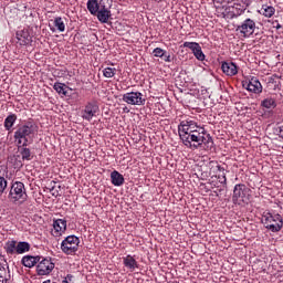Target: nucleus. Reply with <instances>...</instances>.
I'll use <instances>...</instances> for the list:
<instances>
[{
  "label": "nucleus",
  "mask_w": 283,
  "mask_h": 283,
  "mask_svg": "<svg viewBox=\"0 0 283 283\" xmlns=\"http://www.w3.org/2000/svg\"><path fill=\"white\" fill-rule=\"evenodd\" d=\"M178 134L188 149H205V151L213 149V137L207 133L205 127L198 126V123L192 119L181 120L178 125Z\"/></svg>",
  "instance_id": "nucleus-1"
},
{
  "label": "nucleus",
  "mask_w": 283,
  "mask_h": 283,
  "mask_svg": "<svg viewBox=\"0 0 283 283\" xmlns=\"http://www.w3.org/2000/svg\"><path fill=\"white\" fill-rule=\"evenodd\" d=\"M36 134H39V125L34 122H27L25 124L18 126L13 138L18 145L32 144L34 143Z\"/></svg>",
  "instance_id": "nucleus-2"
},
{
  "label": "nucleus",
  "mask_w": 283,
  "mask_h": 283,
  "mask_svg": "<svg viewBox=\"0 0 283 283\" xmlns=\"http://www.w3.org/2000/svg\"><path fill=\"white\" fill-rule=\"evenodd\" d=\"M261 222L264 224L265 229H269L272 233L282 231L283 219L279 213L273 214L271 212H264L262 214Z\"/></svg>",
  "instance_id": "nucleus-3"
},
{
  "label": "nucleus",
  "mask_w": 283,
  "mask_h": 283,
  "mask_svg": "<svg viewBox=\"0 0 283 283\" xmlns=\"http://www.w3.org/2000/svg\"><path fill=\"white\" fill-rule=\"evenodd\" d=\"M11 202H25L28 200V192L25 191V185L21 181H14L11 185V189L8 196Z\"/></svg>",
  "instance_id": "nucleus-4"
},
{
  "label": "nucleus",
  "mask_w": 283,
  "mask_h": 283,
  "mask_svg": "<svg viewBox=\"0 0 283 283\" xmlns=\"http://www.w3.org/2000/svg\"><path fill=\"white\" fill-rule=\"evenodd\" d=\"M78 244H81L78 237L69 235L62 241L61 251H63L65 255H74V253L78 251Z\"/></svg>",
  "instance_id": "nucleus-5"
},
{
  "label": "nucleus",
  "mask_w": 283,
  "mask_h": 283,
  "mask_svg": "<svg viewBox=\"0 0 283 283\" xmlns=\"http://www.w3.org/2000/svg\"><path fill=\"white\" fill-rule=\"evenodd\" d=\"M256 28L255 20L247 18L237 27V32H239L243 39H249V36L254 34Z\"/></svg>",
  "instance_id": "nucleus-6"
},
{
  "label": "nucleus",
  "mask_w": 283,
  "mask_h": 283,
  "mask_svg": "<svg viewBox=\"0 0 283 283\" xmlns=\"http://www.w3.org/2000/svg\"><path fill=\"white\" fill-rule=\"evenodd\" d=\"M54 266L55 264L52 262V258L41 256V260L38 261L36 274L40 276L50 275L54 271Z\"/></svg>",
  "instance_id": "nucleus-7"
},
{
  "label": "nucleus",
  "mask_w": 283,
  "mask_h": 283,
  "mask_svg": "<svg viewBox=\"0 0 283 283\" xmlns=\"http://www.w3.org/2000/svg\"><path fill=\"white\" fill-rule=\"evenodd\" d=\"M99 111L101 108L98 107V103L96 101L88 102L84 109H82V118L90 122L92 118H94V116H96V114H98Z\"/></svg>",
  "instance_id": "nucleus-8"
},
{
  "label": "nucleus",
  "mask_w": 283,
  "mask_h": 283,
  "mask_svg": "<svg viewBox=\"0 0 283 283\" xmlns=\"http://www.w3.org/2000/svg\"><path fill=\"white\" fill-rule=\"evenodd\" d=\"M122 101L127 103V105H145L146 102V99L143 98V93L140 92L125 93Z\"/></svg>",
  "instance_id": "nucleus-9"
},
{
  "label": "nucleus",
  "mask_w": 283,
  "mask_h": 283,
  "mask_svg": "<svg viewBox=\"0 0 283 283\" xmlns=\"http://www.w3.org/2000/svg\"><path fill=\"white\" fill-rule=\"evenodd\" d=\"M247 193H249V188L244 184H238L234 186L232 202L238 205V201L244 202L247 198Z\"/></svg>",
  "instance_id": "nucleus-10"
},
{
  "label": "nucleus",
  "mask_w": 283,
  "mask_h": 283,
  "mask_svg": "<svg viewBox=\"0 0 283 283\" xmlns=\"http://www.w3.org/2000/svg\"><path fill=\"white\" fill-rule=\"evenodd\" d=\"M67 231V220L65 219H56L53 221V231L52 235L54 238H61L63 233Z\"/></svg>",
  "instance_id": "nucleus-11"
},
{
  "label": "nucleus",
  "mask_w": 283,
  "mask_h": 283,
  "mask_svg": "<svg viewBox=\"0 0 283 283\" xmlns=\"http://www.w3.org/2000/svg\"><path fill=\"white\" fill-rule=\"evenodd\" d=\"M86 6L93 15L106 8L105 0H88Z\"/></svg>",
  "instance_id": "nucleus-12"
},
{
  "label": "nucleus",
  "mask_w": 283,
  "mask_h": 283,
  "mask_svg": "<svg viewBox=\"0 0 283 283\" xmlns=\"http://www.w3.org/2000/svg\"><path fill=\"white\" fill-rule=\"evenodd\" d=\"M15 36L20 45H30V43H32V36H30V31L28 29L17 31Z\"/></svg>",
  "instance_id": "nucleus-13"
},
{
  "label": "nucleus",
  "mask_w": 283,
  "mask_h": 283,
  "mask_svg": "<svg viewBox=\"0 0 283 283\" xmlns=\"http://www.w3.org/2000/svg\"><path fill=\"white\" fill-rule=\"evenodd\" d=\"M221 70L226 76H235L238 74V64L234 62H222Z\"/></svg>",
  "instance_id": "nucleus-14"
},
{
  "label": "nucleus",
  "mask_w": 283,
  "mask_h": 283,
  "mask_svg": "<svg viewBox=\"0 0 283 283\" xmlns=\"http://www.w3.org/2000/svg\"><path fill=\"white\" fill-rule=\"evenodd\" d=\"M30 144H20L18 145V151L22 158V160L30 161L34 158V155H32V150L28 148Z\"/></svg>",
  "instance_id": "nucleus-15"
},
{
  "label": "nucleus",
  "mask_w": 283,
  "mask_h": 283,
  "mask_svg": "<svg viewBox=\"0 0 283 283\" xmlns=\"http://www.w3.org/2000/svg\"><path fill=\"white\" fill-rule=\"evenodd\" d=\"M245 90H248V92H252L253 94H262V83H260V80L252 77L247 84Z\"/></svg>",
  "instance_id": "nucleus-16"
},
{
  "label": "nucleus",
  "mask_w": 283,
  "mask_h": 283,
  "mask_svg": "<svg viewBox=\"0 0 283 283\" xmlns=\"http://www.w3.org/2000/svg\"><path fill=\"white\" fill-rule=\"evenodd\" d=\"M111 182L114 187H123L125 185V177L117 170L111 172Z\"/></svg>",
  "instance_id": "nucleus-17"
},
{
  "label": "nucleus",
  "mask_w": 283,
  "mask_h": 283,
  "mask_svg": "<svg viewBox=\"0 0 283 283\" xmlns=\"http://www.w3.org/2000/svg\"><path fill=\"white\" fill-rule=\"evenodd\" d=\"M40 260H41L40 255H36V256L25 255L22 258L21 262L23 266H25L27 269H32V266H35V264H38Z\"/></svg>",
  "instance_id": "nucleus-18"
},
{
  "label": "nucleus",
  "mask_w": 283,
  "mask_h": 283,
  "mask_svg": "<svg viewBox=\"0 0 283 283\" xmlns=\"http://www.w3.org/2000/svg\"><path fill=\"white\" fill-rule=\"evenodd\" d=\"M94 17H97L101 23H107L112 17V11L107 7H104L99 12L95 13Z\"/></svg>",
  "instance_id": "nucleus-19"
},
{
  "label": "nucleus",
  "mask_w": 283,
  "mask_h": 283,
  "mask_svg": "<svg viewBox=\"0 0 283 283\" xmlns=\"http://www.w3.org/2000/svg\"><path fill=\"white\" fill-rule=\"evenodd\" d=\"M124 266H126V269H130V271H135L138 269V262L136 259H134V256L128 254L124 258Z\"/></svg>",
  "instance_id": "nucleus-20"
},
{
  "label": "nucleus",
  "mask_w": 283,
  "mask_h": 283,
  "mask_svg": "<svg viewBox=\"0 0 283 283\" xmlns=\"http://www.w3.org/2000/svg\"><path fill=\"white\" fill-rule=\"evenodd\" d=\"M282 75L273 74L268 78L269 85H273L274 90H282Z\"/></svg>",
  "instance_id": "nucleus-21"
},
{
  "label": "nucleus",
  "mask_w": 283,
  "mask_h": 283,
  "mask_svg": "<svg viewBox=\"0 0 283 283\" xmlns=\"http://www.w3.org/2000/svg\"><path fill=\"white\" fill-rule=\"evenodd\" d=\"M259 12L266 19H271V17L275 14V8L273 6L263 4Z\"/></svg>",
  "instance_id": "nucleus-22"
},
{
  "label": "nucleus",
  "mask_w": 283,
  "mask_h": 283,
  "mask_svg": "<svg viewBox=\"0 0 283 283\" xmlns=\"http://www.w3.org/2000/svg\"><path fill=\"white\" fill-rule=\"evenodd\" d=\"M17 244L18 242L14 240L7 241L4 244V251L7 255H14L17 254Z\"/></svg>",
  "instance_id": "nucleus-23"
},
{
  "label": "nucleus",
  "mask_w": 283,
  "mask_h": 283,
  "mask_svg": "<svg viewBox=\"0 0 283 283\" xmlns=\"http://www.w3.org/2000/svg\"><path fill=\"white\" fill-rule=\"evenodd\" d=\"M53 90H55V92L57 94H62V96H67V90H70V86L61 83V82H56L54 85H53Z\"/></svg>",
  "instance_id": "nucleus-24"
},
{
  "label": "nucleus",
  "mask_w": 283,
  "mask_h": 283,
  "mask_svg": "<svg viewBox=\"0 0 283 283\" xmlns=\"http://www.w3.org/2000/svg\"><path fill=\"white\" fill-rule=\"evenodd\" d=\"M14 123H17L15 114H11V115L7 116V118L4 119V129H7V132H10L12 129V127L14 126Z\"/></svg>",
  "instance_id": "nucleus-25"
},
{
  "label": "nucleus",
  "mask_w": 283,
  "mask_h": 283,
  "mask_svg": "<svg viewBox=\"0 0 283 283\" xmlns=\"http://www.w3.org/2000/svg\"><path fill=\"white\" fill-rule=\"evenodd\" d=\"M28 251H30V243L25 241H20L17 243V255L28 253Z\"/></svg>",
  "instance_id": "nucleus-26"
},
{
  "label": "nucleus",
  "mask_w": 283,
  "mask_h": 283,
  "mask_svg": "<svg viewBox=\"0 0 283 283\" xmlns=\"http://www.w3.org/2000/svg\"><path fill=\"white\" fill-rule=\"evenodd\" d=\"M261 106L265 107V109H271V107H277V104L274 98L268 97L261 102Z\"/></svg>",
  "instance_id": "nucleus-27"
},
{
  "label": "nucleus",
  "mask_w": 283,
  "mask_h": 283,
  "mask_svg": "<svg viewBox=\"0 0 283 283\" xmlns=\"http://www.w3.org/2000/svg\"><path fill=\"white\" fill-rule=\"evenodd\" d=\"M245 10H247V9H245L244 7H242V6H240V4H234V7H232V11H231L232 17L238 18V17L244 14V11H245Z\"/></svg>",
  "instance_id": "nucleus-28"
},
{
  "label": "nucleus",
  "mask_w": 283,
  "mask_h": 283,
  "mask_svg": "<svg viewBox=\"0 0 283 283\" xmlns=\"http://www.w3.org/2000/svg\"><path fill=\"white\" fill-rule=\"evenodd\" d=\"M54 25L59 30V32H65V22H63V18L61 17L55 18Z\"/></svg>",
  "instance_id": "nucleus-29"
},
{
  "label": "nucleus",
  "mask_w": 283,
  "mask_h": 283,
  "mask_svg": "<svg viewBox=\"0 0 283 283\" xmlns=\"http://www.w3.org/2000/svg\"><path fill=\"white\" fill-rule=\"evenodd\" d=\"M103 76H105V78H114V76H116V69L114 67L104 69Z\"/></svg>",
  "instance_id": "nucleus-30"
},
{
  "label": "nucleus",
  "mask_w": 283,
  "mask_h": 283,
  "mask_svg": "<svg viewBox=\"0 0 283 283\" xmlns=\"http://www.w3.org/2000/svg\"><path fill=\"white\" fill-rule=\"evenodd\" d=\"M192 54L196 56L198 61H205V53L202 52V46L200 44L195 49V52Z\"/></svg>",
  "instance_id": "nucleus-31"
},
{
  "label": "nucleus",
  "mask_w": 283,
  "mask_h": 283,
  "mask_svg": "<svg viewBox=\"0 0 283 283\" xmlns=\"http://www.w3.org/2000/svg\"><path fill=\"white\" fill-rule=\"evenodd\" d=\"M199 45L200 44L197 42H185L182 46L188 48L192 53H195Z\"/></svg>",
  "instance_id": "nucleus-32"
},
{
  "label": "nucleus",
  "mask_w": 283,
  "mask_h": 283,
  "mask_svg": "<svg viewBox=\"0 0 283 283\" xmlns=\"http://www.w3.org/2000/svg\"><path fill=\"white\" fill-rule=\"evenodd\" d=\"M199 45L200 44L197 42H185L182 46L188 48L192 53H195Z\"/></svg>",
  "instance_id": "nucleus-33"
},
{
  "label": "nucleus",
  "mask_w": 283,
  "mask_h": 283,
  "mask_svg": "<svg viewBox=\"0 0 283 283\" xmlns=\"http://www.w3.org/2000/svg\"><path fill=\"white\" fill-rule=\"evenodd\" d=\"M153 54L156 56V59H163V56H165V50L161 48H156L154 49Z\"/></svg>",
  "instance_id": "nucleus-34"
},
{
  "label": "nucleus",
  "mask_w": 283,
  "mask_h": 283,
  "mask_svg": "<svg viewBox=\"0 0 283 283\" xmlns=\"http://www.w3.org/2000/svg\"><path fill=\"white\" fill-rule=\"evenodd\" d=\"M7 187H8V180H6V178L3 177H0V196H2Z\"/></svg>",
  "instance_id": "nucleus-35"
},
{
  "label": "nucleus",
  "mask_w": 283,
  "mask_h": 283,
  "mask_svg": "<svg viewBox=\"0 0 283 283\" xmlns=\"http://www.w3.org/2000/svg\"><path fill=\"white\" fill-rule=\"evenodd\" d=\"M219 182L221 184V186L227 187V175L226 174H221L218 176Z\"/></svg>",
  "instance_id": "nucleus-36"
},
{
  "label": "nucleus",
  "mask_w": 283,
  "mask_h": 283,
  "mask_svg": "<svg viewBox=\"0 0 283 283\" xmlns=\"http://www.w3.org/2000/svg\"><path fill=\"white\" fill-rule=\"evenodd\" d=\"M6 269H2L1 270V273H0V283H10V280L9 279H6Z\"/></svg>",
  "instance_id": "nucleus-37"
},
{
  "label": "nucleus",
  "mask_w": 283,
  "mask_h": 283,
  "mask_svg": "<svg viewBox=\"0 0 283 283\" xmlns=\"http://www.w3.org/2000/svg\"><path fill=\"white\" fill-rule=\"evenodd\" d=\"M166 63H171V55L167 54V51H165V55L161 57Z\"/></svg>",
  "instance_id": "nucleus-38"
},
{
  "label": "nucleus",
  "mask_w": 283,
  "mask_h": 283,
  "mask_svg": "<svg viewBox=\"0 0 283 283\" xmlns=\"http://www.w3.org/2000/svg\"><path fill=\"white\" fill-rule=\"evenodd\" d=\"M224 189H227V187H224V186L217 187V189L214 190L216 196H218L219 193H221L222 191H224Z\"/></svg>",
  "instance_id": "nucleus-39"
},
{
  "label": "nucleus",
  "mask_w": 283,
  "mask_h": 283,
  "mask_svg": "<svg viewBox=\"0 0 283 283\" xmlns=\"http://www.w3.org/2000/svg\"><path fill=\"white\" fill-rule=\"evenodd\" d=\"M64 280H67L69 283H74V282H72V280H74V275L67 274Z\"/></svg>",
  "instance_id": "nucleus-40"
},
{
  "label": "nucleus",
  "mask_w": 283,
  "mask_h": 283,
  "mask_svg": "<svg viewBox=\"0 0 283 283\" xmlns=\"http://www.w3.org/2000/svg\"><path fill=\"white\" fill-rule=\"evenodd\" d=\"M235 0H217V3H233Z\"/></svg>",
  "instance_id": "nucleus-41"
},
{
  "label": "nucleus",
  "mask_w": 283,
  "mask_h": 283,
  "mask_svg": "<svg viewBox=\"0 0 283 283\" xmlns=\"http://www.w3.org/2000/svg\"><path fill=\"white\" fill-rule=\"evenodd\" d=\"M217 169L220 171V174H224V167L217 165Z\"/></svg>",
  "instance_id": "nucleus-42"
},
{
  "label": "nucleus",
  "mask_w": 283,
  "mask_h": 283,
  "mask_svg": "<svg viewBox=\"0 0 283 283\" xmlns=\"http://www.w3.org/2000/svg\"><path fill=\"white\" fill-rule=\"evenodd\" d=\"M123 112H124V114H129V108L128 107H124Z\"/></svg>",
  "instance_id": "nucleus-43"
},
{
  "label": "nucleus",
  "mask_w": 283,
  "mask_h": 283,
  "mask_svg": "<svg viewBox=\"0 0 283 283\" xmlns=\"http://www.w3.org/2000/svg\"><path fill=\"white\" fill-rule=\"evenodd\" d=\"M62 283H70V281H67V279H64Z\"/></svg>",
  "instance_id": "nucleus-44"
},
{
  "label": "nucleus",
  "mask_w": 283,
  "mask_h": 283,
  "mask_svg": "<svg viewBox=\"0 0 283 283\" xmlns=\"http://www.w3.org/2000/svg\"><path fill=\"white\" fill-rule=\"evenodd\" d=\"M276 28H277V30H280L281 25L279 24Z\"/></svg>",
  "instance_id": "nucleus-45"
},
{
  "label": "nucleus",
  "mask_w": 283,
  "mask_h": 283,
  "mask_svg": "<svg viewBox=\"0 0 283 283\" xmlns=\"http://www.w3.org/2000/svg\"><path fill=\"white\" fill-rule=\"evenodd\" d=\"M155 1L160 2V0H155Z\"/></svg>",
  "instance_id": "nucleus-46"
}]
</instances>
